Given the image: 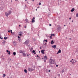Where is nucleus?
<instances>
[{
  "instance_id": "obj_1",
  "label": "nucleus",
  "mask_w": 78,
  "mask_h": 78,
  "mask_svg": "<svg viewBox=\"0 0 78 78\" xmlns=\"http://www.w3.org/2000/svg\"><path fill=\"white\" fill-rule=\"evenodd\" d=\"M55 59L52 58H51L49 60V66H50L51 67H52L53 68V64H55Z\"/></svg>"
},
{
  "instance_id": "obj_2",
  "label": "nucleus",
  "mask_w": 78,
  "mask_h": 78,
  "mask_svg": "<svg viewBox=\"0 0 78 78\" xmlns=\"http://www.w3.org/2000/svg\"><path fill=\"white\" fill-rule=\"evenodd\" d=\"M11 11H9L8 13H7V12H5V14L6 15V16H7V17H8V16H9V14H11Z\"/></svg>"
},
{
  "instance_id": "obj_3",
  "label": "nucleus",
  "mask_w": 78,
  "mask_h": 78,
  "mask_svg": "<svg viewBox=\"0 0 78 78\" xmlns=\"http://www.w3.org/2000/svg\"><path fill=\"white\" fill-rule=\"evenodd\" d=\"M28 70L29 72H31L32 71H33L34 69H33L32 68H28Z\"/></svg>"
},
{
  "instance_id": "obj_4",
  "label": "nucleus",
  "mask_w": 78,
  "mask_h": 78,
  "mask_svg": "<svg viewBox=\"0 0 78 78\" xmlns=\"http://www.w3.org/2000/svg\"><path fill=\"white\" fill-rule=\"evenodd\" d=\"M29 44V41L28 40H27L26 41L25 43H24V44H26V45H27V44Z\"/></svg>"
},
{
  "instance_id": "obj_5",
  "label": "nucleus",
  "mask_w": 78,
  "mask_h": 78,
  "mask_svg": "<svg viewBox=\"0 0 78 78\" xmlns=\"http://www.w3.org/2000/svg\"><path fill=\"white\" fill-rule=\"evenodd\" d=\"M35 19V17H33L32 20V23H34L35 22V20H34Z\"/></svg>"
},
{
  "instance_id": "obj_6",
  "label": "nucleus",
  "mask_w": 78,
  "mask_h": 78,
  "mask_svg": "<svg viewBox=\"0 0 78 78\" xmlns=\"http://www.w3.org/2000/svg\"><path fill=\"white\" fill-rule=\"evenodd\" d=\"M61 30V27L59 26H58V28H57V30Z\"/></svg>"
},
{
  "instance_id": "obj_7",
  "label": "nucleus",
  "mask_w": 78,
  "mask_h": 78,
  "mask_svg": "<svg viewBox=\"0 0 78 78\" xmlns=\"http://www.w3.org/2000/svg\"><path fill=\"white\" fill-rule=\"evenodd\" d=\"M44 51H45V50H43L41 51V52L42 54H44Z\"/></svg>"
},
{
  "instance_id": "obj_8",
  "label": "nucleus",
  "mask_w": 78,
  "mask_h": 78,
  "mask_svg": "<svg viewBox=\"0 0 78 78\" xmlns=\"http://www.w3.org/2000/svg\"><path fill=\"white\" fill-rule=\"evenodd\" d=\"M47 59V56H44V61H46Z\"/></svg>"
},
{
  "instance_id": "obj_9",
  "label": "nucleus",
  "mask_w": 78,
  "mask_h": 78,
  "mask_svg": "<svg viewBox=\"0 0 78 78\" xmlns=\"http://www.w3.org/2000/svg\"><path fill=\"white\" fill-rule=\"evenodd\" d=\"M52 48H56V45H52Z\"/></svg>"
},
{
  "instance_id": "obj_10",
  "label": "nucleus",
  "mask_w": 78,
  "mask_h": 78,
  "mask_svg": "<svg viewBox=\"0 0 78 78\" xmlns=\"http://www.w3.org/2000/svg\"><path fill=\"white\" fill-rule=\"evenodd\" d=\"M6 51L7 53H9L8 54L9 55H11V54H10V51H9L8 50H7Z\"/></svg>"
},
{
  "instance_id": "obj_11",
  "label": "nucleus",
  "mask_w": 78,
  "mask_h": 78,
  "mask_svg": "<svg viewBox=\"0 0 78 78\" xmlns=\"http://www.w3.org/2000/svg\"><path fill=\"white\" fill-rule=\"evenodd\" d=\"M1 58L3 59V60H4V59H5V57H4L3 56H2L1 57Z\"/></svg>"
},
{
  "instance_id": "obj_12",
  "label": "nucleus",
  "mask_w": 78,
  "mask_h": 78,
  "mask_svg": "<svg viewBox=\"0 0 78 78\" xmlns=\"http://www.w3.org/2000/svg\"><path fill=\"white\" fill-rule=\"evenodd\" d=\"M75 10V9L74 8H73L71 10V12H73Z\"/></svg>"
},
{
  "instance_id": "obj_13",
  "label": "nucleus",
  "mask_w": 78,
  "mask_h": 78,
  "mask_svg": "<svg viewBox=\"0 0 78 78\" xmlns=\"http://www.w3.org/2000/svg\"><path fill=\"white\" fill-rule=\"evenodd\" d=\"M58 53H61V49H59L58 51Z\"/></svg>"
},
{
  "instance_id": "obj_14",
  "label": "nucleus",
  "mask_w": 78,
  "mask_h": 78,
  "mask_svg": "<svg viewBox=\"0 0 78 78\" xmlns=\"http://www.w3.org/2000/svg\"><path fill=\"white\" fill-rule=\"evenodd\" d=\"M20 53H23V51L20 50L19 51Z\"/></svg>"
},
{
  "instance_id": "obj_15",
  "label": "nucleus",
  "mask_w": 78,
  "mask_h": 78,
  "mask_svg": "<svg viewBox=\"0 0 78 78\" xmlns=\"http://www.w3.org/2000/svg\"><path fill=\"white\" fill-rule=\"evenodd\" d=\"M13 54L14 56H15L16 55V53L15 52H13Z\"/></svg>"
},
{
  "instance_id": "obj_16",
  "label": "nucleus",
  "mask_w": 78,
  "mask_h": 78,
  "mask_svg": "<svg viewBox=\"0 0 78 78\" xmlns=\"http://www.w3.org/2000/svg\"><path fill=\"white\" fill-rule=\"evenodd\" d=\"M24 72H25L26 73H27V70L26 69H24Z\"/></svg>"
},
{
  "instance_id": "obj_17",
  "label": "nucleus",
  "mask_w": 78,
  "mask_h": 78,
  "mask_svg": "<svg viewBox=\"0 0 78 78\" xmlns=\"http://www.w3.org/2000/svg\"><path fill=\"white\" fill-rule=\"evenodd\" d=\"M4 39H5V40H6V39H8V37H4Z\"/></svg>"
},
{
  "instance_id": "obj_18",
  "label": "nucleus",
  "mask_w": 78,
  "mask_h": 78,
  "mask_svg": "<svg viewBox=\"0 0 78 78\" xmlns=\"http://www.w3.org/2000/svg\"><path fill=\"white\" fill-rule=\"evenodd\" d=\"M5 76H6V74H3V76H2V77L3 78H4V77H5Z\"/></svg>"
},
{
  "instance_id": "obj_19",
  "label": "nucleus",
  "mask_w": 78,
  "mask_h": 78,
  "mask_svg": "<svg viewBox=\"0 0 78 78\" xmlns=\"http://www.w3.org/2000/svg\"><path fill=\"white\" fill-rule=\"evenodd\" d=\"M3 44H5L6 43V41H3L2 42Z\"/></svg>"
},
{
  "instance_id": "obj_20",
  "label": "nucleus",
  "mask_w": 78,
  "mask_h": 78,
  "mask_svg": "<svg viewBox=\"0 0 78 78\" xmlns=\"http://www.w3.org/2000/svg\"><path fill=\"white\" fill-rule=\"evenodd\" d=\"M53 43H54V42L53 41V40H52L51 41V44H53Z\"/></svg>"
},
{
  "instance_id": "obj_21",
  "label": "nucleus",
  "mask_w": 78,
  "mask_h": 78,
  "mask_svg": "<svg viewBox=\"0 0 78 78\" xmlns=\"http://www.w3.org/2000/svg\"><path fill=\"white\" fill-rule=\"evenodd\" d=\"M23 56H26V54L23 53Z\"/></svg>"
},
{
  "instance_id": "obj_22",
  "label": "nucleus",
  "mask_w": 78,
  "mask_h": 78,
  "mask_svg": "<svg viewBox=\"0 0 78 78\" xmlns=\"http://www.w3.org/2000/svg\"><path fill=\"white\" fill-rule=\"evenodd\" d=\"M76 16L77 17H78V13H77V14H76Z\"/></svg>"
},
{
  "instance_id": "obj_23",
  "label": "nucleus",
  "mask_w": 78,
  "mask_h": 78,
  "mask_svg": "<svg viewBox=\"0 0 78 78\" xmlns=\"http://www.w3.org/2000/svg\"><path fill=\"white\" fill-rule=\"evenodd\" d=\"M25 21H26V22H28V19H26L25 20Z\"/></svg>"
},
{
  "instance_id": "obj_24",
  "label": "nucleus",
  "mask_w": 78,
  "mask_h": 78,
  "mask_svg": "<svg viewBox=\"0 0 78 78\" xmlns=\"http://www.w3.org/2000/svg\"><path fill=\"white\" fill-rule=\"evenodd\" d=\"M51 36H55V34H51Z\"/></svg>"
},
{
  "instance_id": "obj_25",
  "label": "nucleus",
  "mask_w": 78,
  "mask_h": 78,
  "mask_svg": "<svg viewBox=\"0 0 78 78\" xmlns=\"http://www.w3.org/2000/svg\"><path fill=\"white\" fill-rule=\"evenodd\" d=\"M62 73H64V70H62Z\"/></svg>"
},
{
  "instance_id": "obj_26",
  "label": "nucleus",
  "mask_w": 78,
  "mask_h": 78,
  "mask_svg": "<svg viewBox=\"0 0 78 78\" xmlns=\"http://www.w3.org/2000/svg\"><path fill=\"white\" fill-rule=\"evenodd\" d=\"M35 52V51H34V50H33V51H32V53H34Z\"/></svg>"
},
{
  "instance_id": "obj_27",
  "label": "nucleus",
  "mask_w": 78,
  "mask_h": 78,
  "mask_svg": "<svg viewBox=\"0 0 78 78\" xmlns=\"http://www.w3.org/2000/svg\"><path fill=\"white\" fill-rule=\"evenodd\" d=\"M72 64H74V63H75V62H72Z\"/></svg>"
},
{
  "instance_id": "obj_28",
  "label": "nucleus",
  "mask_w": 78,
  "mask_h": 78,
  "mask_svg": "<svg viewBox=\"0 0 78 78\" xmlns=\"http://www.w3.org/2000/svg\"><path fill=\"white\" fill-rule=\"evenodd\" d=\"M39 5H41V2L39 3Z\"/></svg>"
},
{
  "instance_id": "obj_29",
  "label": "nucleus",
  "mask_w": 78,
  "mask_h": 78,
  "mask_svg": "<svg viewBox=\"0 0 78 78\" xmlns=\"http://www.w3.org/2000/svg\"><path fill=\"white\" fill-rule=\"evenodd\" d=\"M51 36H51H51H50V39H51V38H52Z\"/></svg>"
},
{
  "instance_id": "obj_30",
  "label": "nucleus",
  "mask_w": 78,
  "mask_h": 78,
  "mask_svg": "<svg viewBox=\"0 0 78 78\" xmlns=\"http://www.w3.org/2000/svg\"><path fill=\"white\" fill-rule=\"evenodd\" d=\"M58 76H60V74H58Z\"/></svg>"
},
{
  "instance_id": "obj_31",
  "label": "nucleus",
  "mask_w": 78,
  "mask_h": 78,
  "mask_svg": "<svg viewBox=\"0 0 78 78\" xmlns=\"http://www.w3.org/2000/svg\"><path fill=\"white\" fill-rule=\"evenodd\" d=\"M45 41L46 42H47V40H45Z\"/></svg>"
},
{
  "instance_id": "obj_32",
  "label": "nucleus",
  "mask_w": 78,
  "mask_h": 78,
  "mask_svg": "<svg viewBox=\"0 0 78 78\" xmlns=\"http://www.w3.org/2000/svg\"><path fill=\"white\" fill-rule=\"evenodd\" d=\"M69 20H71V19H72V18L70 17V18H69Z\"/></svg>"
},
{
  "instance_id": "obj_33",
  "label": "nucleus",
  "mask_w": 78,
  "mask_h": 78,
  "mask_svg": "<svg viewBox=\"0 0 78 78\" xmlns=\"http://www.w3.org/2000/svg\"><path fill=\"white\" fill-rule=\"evenodd\" d=\"M19 36H22V34H19Z\"/></svg>"
},
{
  "instance_id": "obj_34",
  "label": "nucleus",
  "mask_w": 78,
  "mask_h": 78,
  "mask_svg": "<svg viewBox=\"0 0 78 78\" xmlns=\"http://www.w3.org/2000/svg\"><path fill=\"white\" fill-rule=\"evenodd\" d=\"M12 35H14V33H12Z\"/></svg>"
},
{
  "instance_id": "obj_35",
  "label": "nucleus",
  "mask_w": 78,
  "mask_h": 78,
  "mask_svg": "<svg viewBox=\"0 0 78 78\" xmlns=\"http://www.w3.org/2000/svg\"><path fill=\"white\" fill-rule=\"evenodd\" d=\"M29 55H30V54H29V55L28 54L27 55V56L28 57V56H29Z\"/></svg>"
},
{
  "instance_id": "obj_36",
  "label": "nucleus",
  "mask_w": 78,
  "mask_h": 78,
  "mask_svg": "<svg viewBox=\"0 0 78 78\" xmlns=\"http://www.w3.org/2000/svg\"><path fill=\"white\" fill-rule=\"evenodd\" d=\"M24 28H27V26H24Z\"/></svg>"
},
{
  "instance_id": "obj_37",
  "label": "nucleus",
  "mask_w": 78,
  "mask_h": 78,
  "mask_svg": "<svg viewBox=\"0 0 78 78\" xmlns=\"http://www.w3.org/2000/svg\"><path fill=\"white\" fill-rule=\"evenodd\" d=\"M49 26H50V27H51V24H49Z\"/></svg>"
},
{
  "instance_id": "obj_38",
  "label": "nucleus",
  "mask_w": 78,
  "mask_h": 78,
  "mask_svg": "<svg viewBox=\"0 0 78 78\" xmlns=\"http://www.w3.org/2000/svg\"><path fill=\"white\" fill-rule=\"evenodd\" d=\"M18 38H20V37L19 36H18Z\"/></svg>"
},
{
  "instance_id": "obj_39",
  "label": "nucleus",
  "mask_w": 78,
  "mask_h": 78,
  "mask_svg": "<svg viewBox=\"0 0 78 78\" xmlns=\"http://www.w3.org/2000/svg\"><path fill=\"white\" fill-rule=\"evenodd\" d=\"M11 34H12V31H11Z\"/></svg>"
},
{
  "instance_id": "obj_40",
  "label": "nucleus",
  "mask_w": 78,
  "mask_h": 78,
  "mask_svg": "<svg viewBox=\"0 0 78 78\" xmlns=\"http://www.w3.org/2000/svg\"><path fill=\"white\" fill-rule=\"evenodd\" d=\"M39 57V56H38V55H37V57Z\"/></svg>"
},
{
  "instance_id": "obj_41",
  "label": "nucleus",
  "mask_w": 78,
  "mask_h": 78,
  "mask_svg": "<svg viewBox=\"0 0 78 78\" xmlns=\"http://www.w3.org/2000/svg\"><path fill=\"white\" fill-rule=\"evenodd\" d=\"M40 8V7L39 6H38L37 7V9L38 8Z\"/></svg>"
},
{
  "instance_id": "obj_42",
  "label": "nucleus",
  "mask_w": 78,
  "mask_h": 78,
  "mask_svg": "<svg viewBox=\"0 0 78 78\" xmlns=\"http://www.w3.org/2000/svg\"><path fill=\"white\" fill-rule=\"evenodd\" d=\"M48 72H50V70H48Z\"/></svg>"
},
{
  "instance_id": "obj_43",
  "label": "nucleus",
  "mask_w": 78,
  "mask_h": 78,
  "mask_svg": "<svg viewBox=\"0 0 78 78\" xmlns=\"http://www.w3.org/2000/svg\"><path fill=\"white\" fill-rule=\"evenodd\" d=\"M56 67H58V65H56Z\"/></svg>"
},
{
  "instance_id": "obj_44",
  "label": "nucleus",
  "mask_w": 78,
  "mask_h": 78,
  "mask_svg": "<svg viewBox=\"0 0 78 78\" xmlns=\"http://www.w3.org/2000/svg\"><path fill=\"white\" fill-rule=\"evenodd\" d=\"M13 44H14V43H15V42H14V41L13 42Z\"/></svg>"
},
{
  "instance_id": "obj_45",
  "label": "nucleus",
  "mask_w": 78,
  "mask_h": 78,
  "mask_svg": "<svg viewBox=\"0 0 78 78\" xmlns=\"http://www.w3.org/2000/svg\"><path fill=\"white\" fill-rule=\"evenodd\" d=\"M45 40H44L43 41V42H45Z\"/></svg>"
},
{
  "instance_id": "obj_46",
  "label": "nucleus",
  "mask_w": 78,
  "mask_h": 78,
  "mask_svg": "<svg viewBox=\"0 0 78 78\" xmlns=\"http://www.w3.org/2000/svg\"><path fill=\"white\" fill-rule=\"evenodd\" d=\"M8 32H10V31L9 30V31H8Z\"/></svg>"
},
{
  "instance_id": "obj_47",
  "label": "nucleus",
  "mask_w": 78,
  "mask_h": 78,
  "mask_svg": "<svg viewBox=\"0 0 78 78\" xmlns=\"http://www.w3.org/2000/svg\"><path fill=\"white\" fill-rule=\"evenodd\" d=\"M1 39H3V38L2 37V38H1Z\"/></svg>"
},
{
  "instance_id": "obj_48",
  "label": "nucleus",
  "mask_w": 78,
  "mask_h": 78,
  "mask_svg": "<svg viewBox=\"0 0 78 78\" xmlns=\"http://www.w3.org/2000/svg\"><path fill=\"white\" fill-rule=\"evenodd\" d=\"M69 39V40H71V38H70Z\"/></svg>"
},
{
  "instance_id": "obj_49",
  "label": "nucleus",
  "mask_w": 78,
  "mask_h": 78,
  "mask_svg": "<svg viewBox=\"0 0 78 78\" xmlns=\"http://www.w3.org/2000/svg\"><path fill=\"white\" fill-rule=\"evenodd\" d=\"M36 52L34 53V54H36Z\"/></svg>"
},
{
  "instance_id": "obj_50",
  "label": "nucleus",
  "mask_w": 78,
  "mask_h": 78,
  "mask_svg": "<svg viewBox=\"0 0 78 78\" xmlns=\"http://www.w3.org/2000/svg\"><path fill=\"white\" fill-rule=\"evenodd\" d=\"M70 62H72V60H71Z\"/></svg>"
},
{
  "instance_id": "obj_51",
  "label": "nucleus",
  "mask_w": 78,
  "mask_h": 78,
  "mask_svg": "<svg viewBox=\"0 0 78 78\" xmlns=\"http://www.w3.org/2000/svg\"><path fill=\"white\" fill-rule=\"evenodd\" d=\"M10 31H12V30H10Z\"/></svg>"
},
{
  "instance_id": "obj_52",
  "label": "nucleus",
  "mask_w": 78,
  "mask_h": 78,
  "mask_svg": "<svg viewBox=\"0 0 78 78\" xmlns=\"http://www.w3.org/2000/svg\"><path fill=\"white\" fill-rule=\"evenodd\" d=\"M57 55H58V52H57Z\"/></svg>"
},
{
  "instance_id": "obj_53",
  "label": "nucleus",
  "mask_w": 78,
  "mask_h": 78,
  "mask_svg": "<svg viewBox=\"0 0 78 78\" xmlns=\"http://www.w3.org/2000/svg\"><path fill=\"white\" fill-rule=\"evenodd\" d=\"M72 31H73V30H72Z\"/></svg>"
},
{
  "instance_id": "obj_54",
  "label": "nucleus",
  "mask_w": 78,
  "mask_h": 78,
  "mask_svg": "<svg viewBox=\"0 0 78 78\" xmlns=\"http://www.w3.org/2000/svg\"><path fill=\"white\" fill-rule=\"evenodd\" d=\"M0 39H1V37L0 36Z\"/></svg>"
},
{
  "instance_id": "obj_55",
  "label": "nucleus",
  "mask_w": 78,
  "mask_h": 78,
  "mask_svg": "<svg viewBox=\"0 0 78 78\" xmlns=\"http://www.w3.org/2000/svg\"><path fill=\"white\" fill-rule=\"evenodd\" d=\"M40 49H41V48L40 47Z\"/></svg>"
},
{
  "instance_id": "obj_56",
  "label": "nucleus",
  "mask_w": 78,
  "mask_h": 78,
  "mask_svg": "<svg viewBox=\"0 0 78 78\" xmlns=\"http://www.w3.org/2000/svg\"><path fill=\"white\" fill-rule=\"evenodd\" d=\"M64 27H66V25H64Z\"/></svg>"
},
{
  "instance_id": "obj_57",
  "label": "nucleus",
  "mask_w": 78,
  "mask_h": 78,
  "mask_svg": "<svg viewBox=\"0 0 78 78\" xmlns=\"http://www.w3.org/2000/svg\"><path fill=\"white\" fill-rule=\"evenodd\" d=\"M66 39H67V37H66Z\"/></svg>"
},
{
  "instance_id": "obj_58",
  "label": "nucleus",
  "mask_w": 78,
  "mask_h": 78,
  "mask_svg": "<svg viewBox=\"0 0 78 78\" xmlns=\"http://www.w3.org/2000/svg\"><path fill=\"white\" fill-rule=\"evenodd\" d=\"M72 22H73V20H72Z\"/></svg>"
},
{
  "instance_id": "obj_59",
  "label": "nucleus",
  "mask_w": 78,
  "mask_h": 78,
  "mask_svg": "<svg viewBox=\"0 0 78 78\" xmlns=\"http://www.w3.org/2000/svg\"><path fill=\"white\" fill-rule=\"evenodd\" d=\"M33 48H31V50H33Z\"/></svg>"
},
{
  "instance_id": "obj_60",
  "label": "nucleus",
  "mask_w": 78,
  "mask_h": 78,
  "mask_svg": "<svg viewBox=\"0 0 78 78\" xmlns=\"http://www.w3.org/2000/svg\"><path fill=\"white\" fill-rule=\"evenodd\" d=\"M36 11H37V9H36Z\"/></svg>"
},
{
  "instance_id": "obj_61",
  "label": "nucleus",
  "mask_w": 78,
  "mask_h": 78,
  "mask_svg": "<svg viewBox=\"0 0 78 78\" xmlns=\"http://www.w3.org/2000/svg\"><path fill=\"white\" fill-rule=\"evenodd\" d=\"M44 45H46V43H45V44H44Z\"/></svg>"
},
{
  "instance_id": "obj_62",
  "label": "nucleus",
  "mask_w": 78,
  "mask_h": 78,
  "mask_svg": "<svg viewBox=\"0 0 78 78\" xmlns=\"http://www.w3.org/2000/svg\"><path fill=\"white\" fill-rule=\"evenodd\" d=\"M46 62V61H44V62Z\"/></svg>"
},
{
  "instance_id": "obj_63",
  "label": "nucleus",
  "mask_w": 78,
  "mask_h": 78,
  "mask_svg": "<svg viewBox=\"0 0 78 78\" xmlns=\"http://www.w3.org/2000/svg\"><path fill=\"white\" fill-rule=\"evenodd\" d=\"M19 27H20V25H19Z\"/></svg>"
},
{
  "instance_id": "obj_64",
  "label": "nucleus",
  "mask_w": 78,
  "mask_h": 78,
  "mask_svg": "<svg viewBox=\"0 0 78 78\" xmlns=\"http://www.w3.org/2000/svg\"><path fill=\"white\" fill-rule=\"evenodd\" d=\"M73 60V59H72V60Z\"/></svg>"
}]
</instances>
